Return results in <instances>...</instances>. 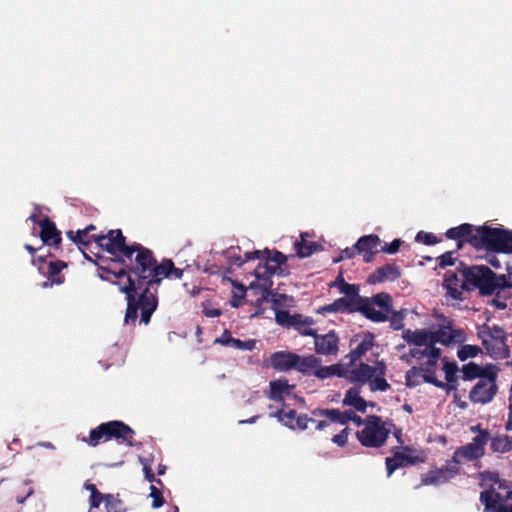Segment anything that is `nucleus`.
<instances>
[{
    "label": "nucleus",
    "mask_w": 512,
    "mask_h": 512,
    "mask_svg": "<svg viewBox=\"0 0 512 512\" xmlns=\"http://www.w3.org/2000/svg\"><path fill=\"white\" fill-rule=\"evenodd\" d=\"M309 422H315L314 419L307 418L306 416H298L295 422L293 423L292 429L305 430L308 428Z\"/></svg>",
    "instance_id": "46"
},
{
    "label": "nucleus",
    "mask_w": 512,
    "mask_h": 512,
    "mask_svg": "<svg viewBox=\"0 0 512 512\" xmlns=\"http://www.w3.org/2000/svg\"><path fill=\"white\" fill-rule=\"evenodd\" d=\"M492 303H493L497 308H499V309H504V308H506V304H505L504 302L500 301V300H496V299H494V300H492Z\"/></svg>",
    "instance_id": "58"
},
{
    "label": "nucleus",
    "mask_w": 512,
    "mask_h": 512,
    "mask_svg": "<svg viewBox=\"0 0 512 512\" xmlns=\"http://www.w3.org/2000/svg\"><path fill=\"white\" fill-rule=\"evenodd\" d=\"M91 238L99 247L119 260L131 259L134 252L138 254L140 249H144L139 245L127 246L120 230H111L107 235L92 236Z\"/></svg>",
    "instance_id": "6"
},
{
    "label": "nucleus",
    "mask_w": 512,
    "mask_h": 512,
    "mask_svg": "<svg viewBox=\"0 0 512 512\" xmlns=\"http://www.w3.org/2000/svg\"><path fill=\"white\" fill-rule=\"evenodd\" d=\"M316 425H315V428L317 430H322L324 429L325 427H327L329 425V422L327 420H324V421H315L314 422Z\"/></svg>",
    "instance_id": "56"
},
{
    "label": "nucleus",
    "mask_w": 512,
    "mask_h": 512,
    "mask_svg": "<svg viewBox=\"0 0 512 512\" xmlns=\"http://www.w3.org/2000/svg\"><path fill=\"white\" fill-rule=\"evenodd\" d=\"M246 289L243 285H235V290L233 291L231 298L232 307H239L242 304V300L244 299Z\"/></svg>",
    "instance_id": "43"
},
{
    "label": "nucleus",
    "mask_w": 512,
    "mask_h": 512,
    "mask_svg": "<svg viewBox=\"0 0 512 512\" xmlns=\"http://www.w3.org/2000/svg\"><path fill=\"white\" fill-rule=\"evenodd\" d=\"M423 381V372L419 367H412L406 373V383L410 387H415Z\"/></svg>",
    "instance_id": "38"
},
{
    "label": "nucleus",
    "mask_w": 512,
    "mask_h": 512,
    "mask_svg": "<svg viewBox=\"0 0 512 512\" xmlns=\"http://www.w3.org/2000/svg\"><path fill=\"white\" fill-rule=\"evenodd\" d=\"M380 244V239L376 235H367L361 237L357 243L355 244V248L359 253L363 254V258L365 262H370L373 258V255L378 251V245Z\"/></svg>",
    "instance_id": "21"
},
{
    "label": "nucleus",
    "mask_w": 512,
    "mask_h": 512,
    "mask_svg": "<svg viewBox=\"0 0 512 512\" xmlns=\"http://www.w3.org/2000/svg\"><path fill=\"white\" fill-rule=\"evenodd\" d=\"M435 236L429 233L419 232L416 236L417 241H424L426 244H433Z\"/></svg>",
    "instance_id": "50"
},
{
    "label": "nucleus",
    "mask_w": 512,
    "mask_h": 512,
    "mask_svg": "<svg viewBox=\"0 0 512 512\" xmlns=\"http://www.w3.org/2000/svg\"><path fill=\"white\" fill-rule=\"evenodd\" d=\"M478 233L489 250L512 253V231L482 227L478 229Z\"/></svg>",
    "instance_id": "12"
},
{
    "label": "nucleus",
    "mask_w": 512,
    "mask_h": 512,
    "mask_svg": "<svg viewBox=\"0 0 512 512\" xmlns=\"http://www.w3.org/2000/svg\"><path fill=\"white\" fill-rule=\"evenodd\" d=\"M65 265H61V266H58V264H55V263H50V268H51V272L52 273H56L58 271H60V269L62 267H64Z\"/></svg>",
    "instance_id": "59"
},
{
    "label": "nucleus",
    "mask_w": 512,
    "mask_h": 512,
    "mask_svg": "<svg viewBox=\"0 0 512 512\" xmlns=\"http://www.w3.org/2000/svg\"><path fill=\"white\" fill-rule=\"evenodd\" d=\"M498 370L495 366L488 367V374L481 377L469 393V399L478 404H487L497 393L496 378Z\"/></svg>",
    "instance_id": "10"
},
{
    "label": "nucleus",
    "mask_w": 512,
    "mask_h": 512,
    "mask_svg": "<svg viewBox=\"0 0 512 512\" xmlns=\"http://www.w3.org/2000/svg\"><path fill=\"white\" fill-rule=\"evenodd\" d=\"M351 364L344 363L343 377L351 383L363 386L368 383L371 391H386L390 385L385 380L386 365L378 361L374 366L361 363L355 367H349Z\"/></svg>",
    "instance_id": "4"
},
{
    "label": "nucleus",
    "mask_w": 512,
    "mask_h": 512,
    "mask_svg": "<svg viewBox=\"0 0 512 512\" xmlns=\"http://www.w3.org/2000/svg\"><path fill=\"white\" fill-rule=\"evenodd\" d=\"M313 321L310 318L302 317L298 315L296 317V321L294 322L293 327L304 336H315V330L311 327Z\"/></svg>",
    "instance_id": "34"
},
{
    "label": "nucleus",
    "mask_w": 512,
    "mask_h": 512,
    "mask_svg": "<svg viewBox=\"0 0 512 512\" xmlns=\"http://www.w3.org/2000/svg\"><path fill=\"white\" fill-rule=\"evenodd\" d=\"M351 344L355 345V347L350 354L346 356V358L349 359V364H352L371 349L374 344V336L367 332L357 334L351 340Z\"/></svg>",
    "instance_id": "18"
},
{
    "label": "nucleus",
    "mask_w": 512,
    "mask_h": 512,
    "mask_svg": "<svg viewBox=\"0 0 512 512\" xmlns=\"http://www.w3.org/2000/svg\"><path fill=\"white\" fill-rule=\"evenodd\" d=\"M314 416H320L327 418L330 423H338L345 425L347 423V412H341L338 409H320L313 412Z\"/></svg>",
    "instance_id": "31"
},
{
    "label": "nucleus",
    "mask_w": 512,
    "mask_h": 512,
    "mask_svg": "<svg viewBox=\"0 0 512 512\" xmlns=\"http://www.w3.org/2000/svg\"><path fill=\"white\" fill-rule=\"evenodd\" d=\"M315 352L319 355L335 356L338 353V336L334 331H330L325 335L314 336Z\"/></svg>",
    "instance_id": "17"
},
{
    "label": "nucleus",
    "mask_w": 512,
    "mask_h": 512,
    "mask_svg": "<svg viewBox=\"0 0 512 512\" xmlns=\"http://www.w3.org/2000/svg\"><path fill=\"white\" fill-rule=\"evenodd\" d=\"M273 274H276V272L271 267L270 262L265 261V263L259 264L254 270L256 281L250 283V288H260L267 291L272 285L270 276Z\"/></svg>",
    "instance_id": "20"
},
{
    "label": "nucleus",
    "mask_w": 512,
    "mask_h": 512,
    "mask_svg": "<svg viewBox=\"0 0 512 512\" xmlns=\"http://www.w3.org/2000/svg\"><path fill=\"white\" fill-rule=\"evenodd\" d=\"M347 439H348V429L345 428L339 434L335 435L332 438V441L339 446H344L347 443Z\"/></svg>",
    "instance_id": "47"
},
{
    "label": "nucleus",
    "mask_w": 512,
    "mask_h": 512,
    "mask_svg": "<svg viewBox=\"0 0 512 512\" xmlns=\"http://www.w3.org/2000/svg\"><path fill=\"white\" fill-rule=\"evenodd\" d=\"M488 441V433L481 432L475 436L472 442L458 448L453 456V463L456 466L465 461L479 459L484 455L485 445Z\"/></svg>",
    "instance_id": "13"
},
{
    "label": "nucleus",
    "mask_w": 512,
    "mask_h": 512,
    "mask_svg": "<svg viewBox=\"0 0 512 512\" xmlns=\"http://www.w3.org/2000/svg\"><path fill=\"white\" fill-rule=\"evenodd\" d=\"M343 405L350 406L360 412H365L367 406H374V403L365 401L360 396V391L358 388H350L347 390L344 398Z\"/></svg>",
    "instance_id": "24"
},
{
    "label": "nucleus",
    "mask_w": 512,
    "mask_h": 512,
    "mask_svg": "<svg viewBox=\"0 0 512 512\" xmlns=\"http://www.w3.org/2000/svg\"><path fill=\"white\" fill-rule=\"evenodd\" d=\"M269 387L268 397L273 401L284 402L295 396V385L289 384L284 378L271 381Z\"/></svg>",
    "instance_id": "19"
},
{
    "label": "nucleus",
    "mask_w": 512,
    "mask_h": 512,
    "mask_svg": "<svg viewBox=\"0 0 512 512\" xmlns=\"http://www.w3.org/2000/svg\"><path fill=\"white\" fill-rule=\"evenodd\" d=\"M400 275L397 267L393 265H385L379 268L375 273L369 276V282H383L386 280H394Z\"/></svg>",
    "instance_id": "30"
},
{
    "label": "nucleus",
    "mask_w": 512,
    "mask_h": 512,
    "mask_svg": "<svg viewBox=\"0 0 512 512\" xmlns=\"http://www.w3.org/2000/svg\"><path fill=\"white\" fill-rule=\"evenodd\" d=\"M344 373V363H338L330 366H321L319 364L318 368L314 370V375L319 379H326L332 376L343 377Z\"/></svg>",
    "instance_id": "32"
},
{
    "label": "nucleus",
    "mask_w": 512,
    "mask_h": 512,
    "mask_svg": "<svg viewBox=\"0 0 512 512\" xmlns=\"http://www.w3.org/2000/svg\"><path fill=\"white\" fill-rule=\"evenodd\" d=\"M357 249L354 247H351V248H346L344 249L343 251H341V255L338 259L335 260V262H338L340 260H343V259H350L352 258L354 255H355V251Z\"/></svg>",
    "instance_id": "51"
},
{
    "label": "nucleus",
    "mask_w": 512,
    "mask_h": 512,
    "mask_svg": "<svg viewBox=\"0 0 512 512\" xmlns=\"http://www.w3.org/2000/svg\"><path fill=\"white\" fill-rule=\"evenodd\" d=\"M402 338L409 348L407 349L405 345L396 347L400 359L409 364L416 360L419 363V369L423 372V381L444 388L445 383L437 376V370L444 359L441 358V349L436 347V344L450 345L463 342L465 340L463 330L454 329L450 325L442 326L437 330L404 329Z\"/></svg>",
    "instance_id": "2"
},
{
    "label": "nucleus",
    "mask_w": 512,
    "mask_h": 512,
    "mask_svg": "<svg viewBox=\"0 0 512 512\" xmlns=\"http://www.w3.org/2000/svg\"><path fill=\"white\" fill-rule=\"evenodd\" d=\"M490 264L495 267V268H499L500 267V262L498 259H496L495 257L491 258L489 260Z\"/></svg>",
    "instance_id": "61"
},
{
    "label": "nucleus",
    "mask_w": 512,
    "mask_h": 512,
    "mask_svg": "<svg viewBox=\"0 0 512 512\" xmlns=\"http://www.w3.org/2000/svg\"><path fill=\"white\" fill-rule=\"evenodd\" d=\"M444 287L446 289L447 296L455 301H461L463 299L464 291L470 289L467 282L466 270L460 273H454L448 271L444 280Z\"/></svg>",
    "instance_id": "15"
},
{
    "label": "nucleus",
    "mask_w": 512,
    "mask_h": 512,
    "mask_svg": "<svg viewBox=\"0 0 512 512\" xmlns=\"http://www.w3.org/2000/svg\"><path fill=\"white\" fill-rule=\"evenodd\" d=\"M400 245L401 241L399 239H395L391 244L382 247L381 250L389 254H394L398 251Z\"/></svg>",
    "instance_id": "48"
},
{
    "label": "nucleus",
    "mask_w": 512,
    "mask_h": 512,
    "mask_svg": "<svg viewBox=\"0 0 512 512\" xmlns=\"http://www.w3.org/2000/svg\"><path fill=\"white\" fill-rule=\"evenodd\" d=\"M297 354L291 352L280 351L271 355L270 364L273 368L280 371H288L294 369Z\"/></svg>",
    "instance_id": "23"
},
{
    "label": "nucleus",
    "mask_w": 512,
    "mask_h": 512,
    "mask_svg": "<svg viewBox=\"0 0 512 512\" xmlns=\"http://www.w3.org/2000/svg\"><path fill=\"white\" fill-rule=\"evenodd\" d=\"M133 430L120 421H111L99 425L90 431L88 444L97 446L100 441H108L112 437L132 445Z\"/></svg>",
    "instance_id": "8"
},
{
    "label": "nucleus",
    "mask_w": 512,
    "mask_h": 512,
    "mask_svg": "<svg viewBox=\"0 0 512 512\" xmlns=\"http://www.w3.org/2000/svg\"><path fill=\"white\" fill-rule=\"evenodd\" d=\"M232 339L233 337H231V335L227 331H225L219 338L215 340V342L220 343L221 345L224 346H230V341H232Z\"/></svg>",
    "instance_id": "52"
},
{
    "label": "nucleus",
    "mask_w": 512,
    "mask_h": 512,
    "mask_svg": "<svg viewBox=\"0 0 512 512\" xmlns=\"http://www.w3.org/2000/svg\"><path fill=\"white\" fill-rule=\"evenodd\" d=\"M231 342V345L229 347H233L235 349H239V350H245V351H251L255 348V340H246V341H242V340H239V339H235L233 338Z\"/></svg>",
    "instance_id": "44"
},
{
    "label": "nucleus",
    "mask_w": 512,
    "mask_h": 512,
    "mask_svg": "<svg viewBox=\"0 0 512 512\" xmlns=\"http://www.w3.org/2000/svg\"><path fill=\"white\" fill-rule=\"evenodd\" d=\"M321 360L315 357L314 355L300 356L297 355V359L295 360L294 369L303 373V374H313L314 370L318 368Z\"/></svg>",
    "instance_id": "28"
},
{
    "label": "nucleus",
    "mask_w": 512,
    "mask_h": 512,
    "mask_svg": "<svg viewBox=\"0 0 512 512\" xmlns=\"http://www.w3.org/2000/svg\"><path fill=\"white\" fill-rule=\"evenodd\" d=\"M439 264L442 267H445L447 265H453L454 258L452 257V253L448 252L440 256L439 258Z\"/></svg>",
    "instance_id": "49"
},
{
    "label": "nucleus",
    "mask_w": 512,
    "mask_h": 512,
    "mask_svg": "<svg viewBox=\"0 0 512 512\" xmlns=\"http://www.w3.org/2000/svg\"><path fill=\"white\" fill-rule=\"evenodd\" d=\"M262 258L267 262L271 263V267L278 273L281 271V266L286 262L287 258L285 255L278 251L271 252L269 250L259 251L256 250L252 253L247 254V259Z\"/></svg>",
    "instance_id": "22"
},
{
    "label": "nucleus",
    "mask_w": 512,
    "mask_h": 512,
    "mask_svg": "<svg viewBox=\"0 0 512 512\" xmlns=\"http://www.w3.org/2000/svg\"><path fill=\"white\" fill-rule=\"evenodd\" d=\"M144 470H145L147 479L150 482H152L154 480V474L152 473V471L149 468H145Z\"/></svg>",
    "instance_id": "60"
},
{
    "label": "nucleus",
    "mask_w": 512,
    "mask_h": 512,
    "mask_svg": "<svg viewBox=\"0 0 512 512\" xmlns=\"http://www.w3.org/2000/svg\"><path fill=\"white\" fill-rule=\"evenodd\" d=\"M273 416L277 417L280 422H282L285 426H287L289 428H293V423L295 422V420L298 417L294 410H288V411L281 410V411L277 412L276 414H274Z\"/></svg>",
    "instance_id": "41"
},
{
    "label": "nucleus",
    "mask_w": 512,
    "mask_h": 512,
    "mask_svg": "<svg viewBox=\"0 0 512 512\" xmlns=\"http://www.w3.org/2000/svg\"><path fill=\"white\" fill-rule=\"evenodd\" d=\"M347 416V422L353 421L357 426H364V420H362L360 416L354 414L353 412H347Z\"/></svg>",
    "instance_id": "53"
},
{
    "label": "nucleus",
    "mask_w": 512,
    "mask_h": 512,
    "mask_svg": "<svg viewBox=\"0 0 512 512\" xmlns=\"http://www.w3.org/2000/svg\"><path fill=\"white\" fill-rule=\"evenodd\" d=\"M391 426V423L383 421L378 416H368L364 420V427L357 432L356 436L365 447H380L390 434Z\"/></svg>",
    "instance_id": "5"
},
{
    "label": "nucleus",
    "mask_w": 512,
    "mask_h": 512,
    "mask_svg": "<svg viewBox=\"0 0 512 512\" xmlns=\"http://www.w3.org/2000/svg\"><path fill=\"white\" fill-rule=\"evenodd\" d=\"M295 248L297 250V254L301 258H305L310 256L314 250V244H308L304 235H301V240L295 242Z\"/></svg>",
    "instance_id": "40"
},
{
    "label": "nucleus",
    "mask_w": 512,
    "mask_h": 512,
    "mask_svg": "<svg viewBox=\"0 0 512 512\" xmlns=\"http://www.w3.org/2000/svg\"><path fill=\"white\" fill-rule=\"evenodd\" d=\"M472 225L470 224H462L457 227L450 228L446 232V236L449 239H461L465 238L472 232Z\"/></svg>",
    "instance_id": "36"
},
{
    "label": "nucleus",
    "mask_w": 512,
    "mask_h": 512,
    "mask_svg": "<svg viewBox=\"0 0 512 512\" xmlns=\"http://www.w3.org/2000/svg\"><path fill=\"white\" fill-rule=\"evenodd\" d=\"M467 282L480 290L481 294L491 295L497 289L503 287L502 277H497L486 266H474L466 270Z\"/></svg>",
    "instance_id": "9"
},
{
    "label": "nucleus",
    "mask_w": 512,
    "mask_h": 512,
    "mask_svg": "<svg viewBox=\"0 0 512 512\" xmlns=\"http://www.w3.org/2000/svg\"><path fill=\"white\" fill-rule=\"evenodd\" d=\"M249 253L250 252L245 253L244 259H242L240 256H234V255H230V258L236 265L241 266L243 263H245L246 261L249 260V259H247V254H249Z\"/></svg>",
    "instance_id": "55"
},
{
    "label": "nucleus",
    "mask_w": 512,
    "mask_h": 512,
    "mask_svg": "<svg viewBox=\"0 0 512 512\" xmlns=\"http://www.w3.org/2000/svg\"><path fill=\"white\" fill-rule=\"evenodd\" d=\"M323 312H353L360 311V306L356 305V302L351 299H346L344 297L335 300L332 304L326 305L321 308Z\"/></svg>",
    "instance_id": "27"
},
{
    "label": "nucleus",
    "mask_w": 512,
    "mask_h": 512,
    "mask_svg": "<svg viewBox=\"0 0 512 512\" xmlns=\"http://www.w3.org/2000/svg\"><path fill=\"white\" fill-rule=\"evenodd\" d=\"M40 227H41V239L43 243L49 244V245H57L59 244L61 238L60 234L55 228L54 224L49 221L48 219H43L38 221Z\"/></svg>",
    "instance_id": "25"
},
{
    "label": "nucleus",
    "mask_w": 512,
    "mask_h": 512,
    "mask_svg": "<svg viewBox=\"0 0 512 512\" xmlns=\"http://www.w3.org/2000/svg\"><path fill=\"white\" fill-rule=\"evenodd\" d=\"M425 454L412 447L405 446L397 448L394 451L393 457L386 458V467L388 476H390L398 467L424 462Z\"/></svg>",
    "instance_id": "14"
},
{
    "label": "nucleus",
    "mask_w": 512,
    "mask_h": 512,
    "mask_svg": "<svg viewBox=\"0 0 512 512\" xmlns=\"http://www.w3.org/2000/svg\"><path fill=\"white\" fill-rule=\"evenodd\" d=\"M40 445L48 449H54L53 444L50 442L41 443Z\"/></svg>",
    "instance_id": "64"
},
{
    "label": "nucleus",
    "mask_w": 512,
    "mask_h": 512,
    "mask_svg": "<svg viewBox=\"0 0 512 512\" xmlns=\"http://www.w3.org/2000/svg\"><path fill=\"white\" fill-rule=\"evenodd\" d=\"M490 365L486 366H480L476 364L475 362H469L465 365H463L461 369L462 378L463 380L470 381L474 379L480 380L481 377H484V375L488 374V367Z\"/></svg>",
    "instance_id": "29"
},
{
    "label": "nucleus",
    "mask_w": 512,
    "mask_h": 512,
    "mask_svg": "<svg viewBox=\"0 0 512 512\" xmlns=\"http://www.w3.org/2000/svg\"><path fill=\"white\" fill-rule=\"evenodd\" d=\"M150 497L153 498V508H159L163 505V498L161 492L153 485L150 487Z\"/></svg>",
    "instance_id": "45"
},
{
    "label": "nucleus",
    "mask_w": 512,
    "mask_h": 512,
    "mask_svg": "<svg viewBox=\"0 0 512 512\" xmlns=\"http://www.w3.org/2000/svg\"><path fill=\"white\" fill-rule=\"evenodd\" d=\"M104 500L106 512H121V503L112 495L102 496L101 493L97 495H90V507L97 508Z\"/></svg>",
    "instance_id": "26"
},
{
    "label": "nucleus",
    "mask_w": 512,
    "mask_h": 512,
    "mask_svg": "<svg viewBox=\"0 0 512 512\" xmlns=\"http://www.w3.org/2000/svg\"><path fill=\"white\" fill-rule=\"evenodd\" d=\"M135 261L133 274L137 277V282L124 270L117 275L119 279L126 278V282L119 286L120 291L127 295L125 323L134 322L140 309L141 322L148 324L158 305L156 286L165 277L180 279L183 272L175 268L170 260L156 265L151 252L147 249H140Z\"/></svg>",
    "instance_id": "1"
},
{
    "label": "nucleus",
    "mask_w": 512,
    "mask_h": 512,
    "mask_svg": "<svg viewBox=\"0 0 512 512\" xmlns=\"http://www.w3.org/2000/svg\"><path fill=\"white\" fill-rule=\"evenodd\" d=\"M204 314L207 317H218L221 314V312L217 308H205L204 309Z\"/></svg>",
    "instance_id": "54"
},
{
    "label": "nucleus",
    "mask_w": 512,
    "mask_h": 512,
    "mask_svg": "<svg viewBox=\"0 0 512 512\" xmlns=\"http://www.w3.org/2000/svg\"><path fill=\"white\" fill-rule=\"evenodd\" d=\"M458 471L456 464L450 463L444 468L429 471L422 477L421 483L423 485H440L455 477Z\"/></svg>",
    "instance_id": "16"
},
{
    "label": "nucleus",
    "mask_w": 512,
    "mask_h": 512,
    "mask_svg": "<svg viewBox=\"0 0 512 512\" xmlns=\"http://www.w3.org/2000/svg\"><path fill=\"white\" fill-rule=\"evenodd\" d=\"M481 352V349L475 345H463L458 351L457 355L460 360L465 361L468 358L476 357Z\"/></svg>",
    "instance_id": "37"
},
{
    "label": "nucleus",
    "mask_w": 512,
    "mask_h": 512,
    "mask_svg": "<svg viewBox=\"0 0 512 512\" xmlns=\"http://www.w3.org/2000/svg\"><path fill=\"white\" fill-rule=\"evenodd\" d=\"M505 442V448L512 450V438H506Z\"/></svg>",
    "instance_id": "62"
},
{
    "label": "nucleus",
    "mask_w": 512,
    "mask_h": 512,
    "mask_svg": "<svg viewBox=\"0 0 512 512\" xmlns=\"http://www.w3.org/2000/svg\"><path fill=\"white\" fill-rule=\"evenodd\" d=\"M506 429L507 430H512V415H511V412L509 413V420L506 423Z\"/></svg>",
    "instance_id": "63"
},
{
    "label": "nucleus",
    "mask_w": 512,
    "mask_h": 512,
    "mask_svg": "<svg viewBox=\"0 0 512 512\" xmlns=\"http://www.w3.org/2000/svg\"><path fill=\"white\" fill-rule=\"evenodd\" d=\"M85 488L90 491L91 495H97L99 494L98 490L96 489V486L94 484H85Z\"/></svg>",
    "instance_id": "57"
},
{
    "label": "nucleus",
    "mask_w": 512,
    "mask_h": 512,
    "mask_svg": "<svg viewBox=\"0 0 512 512\" xmlns=\"http://www.w3.org/2000/svg\"><path fill=\"white\" fill-rule=\"evenodd\" d=\"M94 229L95 227L93 225H89L84 230H78L76 233L69 231L67 235L71 240L78 244L88 245L91 242V239L88 238V233Z\"/></svg>",
    "instance_id": "35"
},
{
    "label": "nucleus",
    "mask_w": 512,
    "mask_h": 512,
    "mask_svg": "<svg viewBox=\"0 0 512 512\" xmlns=\"http://www.w3.org/2000/svg\"><path fill=\"white\" fill-rule=\"evenodd\" d=\"M441 366L445 374L446 381L448 383H454L456 381V373L458 372L456 363L448 362L444 359Z\"/></svg>",
    "instance_id": "39"
},
{
    "label": "nucleus",
    "mask_w": 512,
    "mask_h": 512,
    "mask_svg": "<svg viewBox=\"0 0 512 512\" xmlns=\"http://www.w3.org/2000/svg\"><path fill=\"white\" fill-rule=\"evenodd\" d=\"M360 311L373 321H385L392 311L391 297L386 293H379L372 298H364Z\"/></svg>",
    "instance_id": "11"
},
{
    "label": "nucleus",
    "mask_w": 512,
    "mask_h": 512,
    "mask_svg": "<svg viewBox=\"0 0 512 512\" xmlns=\"http://www.w3.org/2000/svg\"><path fill=\"white\" fill-rule=\"evenodd\" d=\"M480 480L481 486L488 487L480 494V501L485 506L484 512H505L508 500L512 499V490L508 484L492 472L482 473Z\"/></svg>",
    "instance_id": "3"
},
{
    "label": "nucleus",
    "mask_w": 512,
    "mask_h": 512,
    "mask_svg": "<svg viewBox=\"0 0 512 512\" xmlns=\"http://www.w3.org/2000/svg\"><path fill=\"white\" fill-rule=\"evenodd\" d=\"M478 336L492 357L504 359L509 356L506 333L502 328L495 325H483L478 329Z\"/></svg>",
    "instance_id": "7"
},
{
    "label": "nucleus",
    "mask_w": 512,
    "mask_h": 512,
    "mask_svg": "<svg viewBox=\"0 0 512 512\" xmlns=\"http://www.w3.org/2000/svg\"><path fill=\"white\" fill-rule=\"evenodd\" d=\"M336 284L339 286L340 292L345 295L344 298L354 300L357 306H361L364 298L358 294V288L355 285L347 284L343 279L337 281Z\"/></svg>",
    "instance_id": "33"
},
{
    "label": "nucleus",
    "mask_w": 512,
    "mask_h": 512,
    "mask_svg": "<svg viewBox=\"0 0 512 512\" xmlns=\"http://www.w3.org/2000/svg\"><path fill=\"white\" fill-rule=\"evenodd\" d=\"M298 315H290L287 311L278 310L275 314L276 322L283 326H293Z\"/></svg>",
    "instance_id": "42"
}]
</instances>
